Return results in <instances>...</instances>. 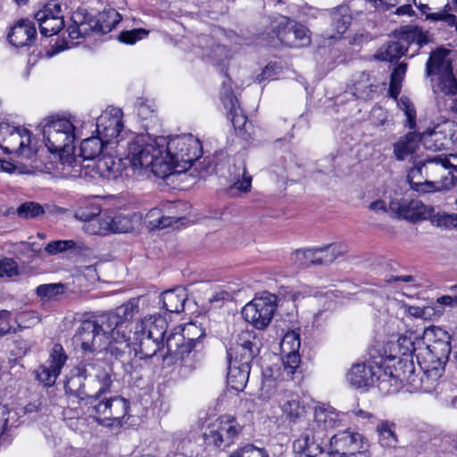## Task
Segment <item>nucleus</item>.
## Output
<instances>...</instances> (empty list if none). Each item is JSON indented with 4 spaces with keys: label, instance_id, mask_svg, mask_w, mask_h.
I'll use <instances>...</instances> for the list:
<instances>
[{
    "label": "nucleus",
    "instance_id": "f257e3e1",
    "mask_svg": "<svg viewBox=\"0 0 457 457\" xmlns=\"http://www.w3.org/2000/svg\"><path fill=\"white\" fill-rule=\"evenodd\" d=\"M423 339L426 346L417 353V361L423 370L421 388L428 392L432 387L424 384L430 379L436 381L442 376L452 351L451 337L446 330L431 327L425 330Z\"/></svg>",
    "mask_w": 457,
    "mask_h": 457
},
{
    "label": "nucleus",
    "instance_id": "f03ea898",
    "mask_svg": "<svg viewBox=\"0 0 457 457\" xmlns=\"http://www.w3.org/2000/svg\"><path fill=\"white\" fill-rule=\"evenodd\" d=\"M43 137L49 152L59 154L62 164L72 169L68 172L71 177L82 178L87 175L89 166L83 169L73 154L75 127L70 120L56 118L48 120L43 126Z\"/></svg>",
    "mask_w": 457,
    "mask_h": 457
},
{
    "label": "nucleus",
    "instance_id": "7ed1b4c3",
    "mask_svg": "<svg viewBox=\"0 0 457 457\" xmlns=\"http://www.w3.org/2000/svg\"><path fill=\"white\" fill-rule=\"evenodd\" d=\"M99 388L94 391L83 405L88 406L89 415L99 424L106 427L120 425L122 419L128 414L129 402L120 396L105 397L112 386L111 371H101L96 375Z\"/></svg>",
    "mask_w": 457,
    "mask_h": 457
},
{
    "label": "nucleus",
    "instance_id": "20e7f679",
    "mask_svg": "<svg viewBox=\"0 0 457 457\" xmlns=\"http://www.w3.org/2000/svg\"><path fill=\"white\" fill-rule=\"evenodd\" d=\"M204 335V331L194 323L183 328H175L167 336V353L163 355V360L170 363L180 361L184 367L195 369V362L201 356L204 347L201 339Z\"/></svg>",
    "mask_w": 457,
    "mask_h": 457
},
{
    "label": "nucleus",
    "instance_id": "39448f33",
    "mask_svg": "<svg viewBox=\"0 0 457 457\" xmlns=\"http://www.w3.org/2000/svg\"><path fill=\"white\" fill-rule=\"evenodd\" d=\"M165 138L138 135L128 145L127 159L135 169H150L158 178L170 175V166L164 158Z\"/></svg>",
    "mask_w": 457,
    "mask_h": 457
},
{
    "label": "nucleus",
    "instance_id": "423d86ee",
    "mask_svg": "<svg viewBox=\"0 0 457 457\" xmlns=\"http://www.w3.org/2000/svg\"><path fill=\"white\" fill-rule=\"evenodd\" d=\"M411 179L421 177L436 189H449L457 185V154H435L417 161L410 170Z\"/></svg>",
    "mask_w": 457,
    "mask_h": 457
},
{
    "label": "nucleus",
    "instance_id": "0eeeda50",
    "mask_svg": "<svg viewBox=\"0 0 457 457\" xmlns=\"http://www.w3.org/2000/svg\"><path fill=\"white\" fill-rule=\"evenodd\" d=\"M267 46H277L278 44L288 47H304L311 44L309 29L291 20L289 17L277 14L269 18V25L260 35Z\"/></svg>",
    "mask_w": 457,
    "mask_h": 457
},
{
    "label": "nucleus",
    "instance_id": "6e6552de",
    "mask_svg": "<svg viewBox=\"0 0 457 457\" xmlns=\"http://www.w3.org/2000/svg\"><path fill=\"white\" fill-rule=\"evenodd\" d=\"M120 20L121 15L113 8L104 9L95 16L87 9L79 8L72 13L67 31L71 39L84 38L92 34L104 35L111 32Z\"/></svg>",
    "mask_w": 457,
    "mask_h": 457
},
{
    "label": "nucleus",
    "instance_id": "1a4fd4ad",
    "mask_svg": "<svg viewBox=\"0 0 457 457\" xmlns=\"http://www.w3.org/2000/svg\"><path fill=\"white\" fill-rule=\"evenodd\" d=\"M202 155L200 141L192 135L177 136L165 140L164 158L170 166V175L189 170Z\"/></svg>",
    "mask_w": 457,
    "mask_h": 457
},
{
    "label": "nucleus",
    "instance_id": "9d476101",
    "mask_svg": "<svg viewBox=\"0 0 457 457\" xmlns=\"http://www.w3.org/2000/svg\"><path fill=\"white\" fill-rule=\"evenodd\" d=\"M448 51L438 48L432 52L426 63V75L431 77L435 94L457 96V79L453 74L452 65L445 59Z\"/></svg>",
    "mask_w": 457,
    "mask_h": 457
},
{
    "label": "nucleus",
    "instance_id": "9b49d317",
    "mask_svg": "<svg viewBox=\"0 0 457 457\" xmlns=\"http://www.w3.org/2000/svg\"><path fill=\"white\" fill-rule=\"evenodd\" d=\"M101 371L111 370H105L98 362L80 363L71 370V376L67 378L64 384L65 394L83 405L87 400L91 399L89 396L95 391L89 384L96 382V375Z\"/></svg>",
    "mask_w": 457,
    "mask_h": 457
},
{
    "label": "nucleus",
    "instance_id": "f8f14e48",
    "mask_svg": "<svg viewBox=\"0 0 457 457\" xmlns=\"http://www.w3.org/2000/svg\"><path fill=\"white\" fill-rule=\"evenodd\" d=\"M138 299L132 298L112 312H108L96 317L93 320L100 332L104 333L106 340L110 337H120L127 328L133 317L139 312Z\"/></svg>",
    "mask_w": 457,
    "mask_h": 457
},
{
    "label": "nucleus",
    "instance_id": "ddd939ff",
    "mask_svg": "<svg viewBox=\"0 0 457 457\" xmlns=\"http://www.w3.org/2000/svg\"><path fill=\"white\" fill-rule=\"evenodd\" d=\"M349 384L356 389L367 390L378 382L380 390L387 383V370L374 361L353 364L346 374Z\"/></svg>",
    "mask_w": 457,
    "mask_h": 457
},
{
    "label": "nucleus",
    "instance_id": "4468645a",
    "mask_svg": "<svg viewBox=\"0 0 457 457\" xmlns=\"http://www.w3.org/2000/svg\"><path fill=\"white\" fill-rule=\"evenodd\" d=\"M31 133L25 128L0 121V148L6 154H14L30 158Z\"/></svg>",
    "mask_w": 457,
    "mask_h": 457
},
{
    "label": "nucleus",
    "instance_id": "2eb2a0df",
    "mask_svg": "<svg viewBox=\"0 0 457 457\" xmlns=\"http://www.w3.org/2000/svg\"><path fill=\"white\" fill-rule=\"evenodd\" d=\"M243 427L235 417L222 416L217 420L209 432L204 434V440L209 445L225 450L235 443Z\"/></svg>",
    "mask_w": 457,
    "mask_h": 457
},
{
    "label": "nucleus",
    "instance_id": "dca6fc26",
    "mask_svg": "<svg viewBox=\"0 0 457 457\" xmlns=\"http://www.w3.org/2000/svg\"><path fill=\"white\" fill-rule=\"evenodd\" d=\"M106 343L104 333L100 332L92 320H83L73 337V344L85 356L102 352Z\"/></svg>",
    "mask_w": 457,
    "mask_h": 457
},
{
    "label": "nucleus",
    "instance_id": "f3484780",
    "mask_svg": "<svg viewBox=\"0 0 457 457\" xmlns=\"http://www.w3.org/2000/svg\"><path fill=\"white\" fill-rule=\"evenodd\" d=\"M275 310L274 295L256 297L244 306L242 316L255 328L263 329L270 323Z\"/></svg>",
    "mask_w": 457,
    "mask_h": 457
},
{
    "label": "nucleus",
    "instance_id": "a211bd4d",
    "mask_svg": "<svg viewBox=\"0 0 457 457\" xmlns=\"http://www.w3.org/2000/svg\"><path fill=\"white\" fill-rule=\"evenodd\" d=\"M420 135L422 144L427 149L433 151L447 149L457 142V123L446 120Z\"/></svg>",
    "mask_w": 457,
    "mask_h": 457
},
{
    "label": "nucleus",
    "instance_id": "6ab92c4d",
    "mask_svg": "<svg viewBox=\"0 0 457 457\" xmlns=\"http://www.w3.org/2000/svg\"><path fill=\"white\" fill-rule=\"evenodd\" d=\"M68 359L62 346L55 344L53 346L49 359L40 365L36 371L37 380L45 386L50 387L55 384L62 367Z\"/></svg>",
    "mask_w": 457,
    "mask_h": 457
},
{
    "label": "nucleus",
    "instance_id": "aec40b11",
    "mask_svg": "<svg viewBox=\"0 0 457 457\" xmlns=\"http://www.w3.org/2000/svg\"><path fill=\"white\" fill-rule=\"evenodd\" d=\"M123 129L122 112L119 108L107 109L96 120V133L108 144L120 137Z\"/></svg>",
    "mask_w": 457,
    "mask_h": 457
},
{
    "label": "nucleus",
    "instance_id": "412c9836",
    "mask_svg": "<svg viewBox=\"0 0 457 457\" xmlns=\"http://www.w3.org/2000/svg\"><path fill=\"white\" fill-rule=\"evenodd\" d=\"M389 211L399 219L417 222L427 219L428 207L418 199H395L389 203Z\"/></svg>",
    "mask_w": 457,
    "mask_h": 457
},
{
    "label": "nucleus",
    "instance_id": "4be33fe9",
    "mask_svg": "<svg viewBox=\"0 0 457 457\" xmlns=\"http://www.w3.org/2000/svg\"><path fill=\"white\" fill-rule=\"evenodd\" d=\"M283 416L290 423L300 421L305 415L306 409L300 395L287 389H280L277 395Z\"/></svg>",
    "mask_w": 457,
    "mask_h": 457
},
{
    "label": "nucleus",
    "instance_id": "5701e85b",
    "mask_svg": "<svg viewBox=\"0 0 457 457\" xmlns=\"http://www.w3.org/2000/svg\"><path fill=\"white\" fill-rule=\"evenodd\" d=\"M362 436L350 430H344L334 435L329 440L331 457H340L361 447Z\"/></svg>",
    "mask_w": 457,
    "mask_h": 457
},
{
    "label": "nucleus",
    "instance_id": "b1692460",
    "mask_svg": "<svg viewBox=\"0 0 457 457\" xmlns=\"http://www.w3.org/2000/svg\"><path fill=\"white\" fill-rule=\"evenodd\" d=\"M37 38L34 21L29 19H20L11 28L7 40L15 47L30 46Z\"/></svg>",
    "mask_w": 457,
    "mask_h": 457
},
{
    "label": "nucleus",
    "instance_id": "393cba45",
    "mask_svg": "<svg viewBox=\"0 0 457 457\" xmlns=\"http://www.w3.org/2000/svg\"><path fill=\"white\" fill-rule=\"evenodd\" d=\"M168 323L162 316H149L137 321L134 327L135 335H148V337L163 342L167 332Z\"/></svg>",
    "mask_w": 457,
    "mask_h": 457
},
{
    "label": "nucleus",
    "instance_id": "a878e982",
    "mask_svg": "<svg viewBox=\"0 0 457 457\" xmlns=\"http://www.w3.org/2000/svg\"><path fill=\"white\" fill-rule=\"evenodd\" d=\"M331 32L327 31L328 38H340L352 22V13L347 5H338L329 11Z\"/></svg>",
    "mask_w": 457,
    "mask_h": 457
},
{
    "label": "nucleus",
    "instance_id": "bb28decb",
    "mask_svg": "<svg viewBox=\"0 0 457 457\" xmlns=\"http://www.w3.org/2000/svg\"><path fill=\"white\" fill-rule=\"evenodd\" d=\"M131 330L127 335L122 332L120 337H110L103 350L114 360L124 362L130 354V344H132Z\"/></svg>",
    "mask_w": 457,
    "mask_h": 457
},
{
    "label": "nucleus",
    "instance_id": "cd10ccee",
    "mask_svg": "<svg viewBox=\"0 0 457 457\" xmlns=\"http://www.w3.org/2000/svg\"><path fill=\"white\" fill-rule=\"evenodd\" d=\"M186 300V289L182 287H177L162 293L159 303L167 312L179 313L184 311Z\"/></svg>",
    "mask_w": 457,
    "mask_h": 457
},
{
    "label": "nucleus",
    "instance_id": "c85d7f7f",
    "mask_svg": "<svg viewBox=\"0 0 457 457\" xmlns=\"http://www.w3.org/2000/svg\"><path fill=\"white\" fill-rule=\"evenodd\" d=\"M96 221L99 223V229L94 230L93 233H127L133 228L130 219L121 214L114 217L105 216L97 219Z\"/></svg>",
    "mask_w": 457,
    "mask_h": 457
},
{
    "label": "nucleus",
    "instance_id": "c756f323",
    "mask_svg": "<svg viewBox=\"0 0 457 457\" xmlns=\"http://www.w3.org/2000/svg\"><path fill=\"white\" fill-rule=\"evenodd\" d=\"M384 370H387V383L395 381V383L406 382L412 384L415 381L413 378L415 367L412 359L401 358L396 365L394 366V371L389 367Z\"/></svg>",
    "mask_w": 457,
    "mask_h": 457
},
{
    "label": "nucleus",
    "instance_id": "7c9ffc66",
    "mask_svg": "<svg viewBox=\"0 0 457 457\" xmlns=\"http://www.w3.org/2000/svg\"><path fill=\"white\" fill-rule=\"evenodd\" d=\"M396 37L403 44H406L407 50L413 43L417 44L419 48H420L430 42L428 31L423 30L422 28L417 25H406L401 27L397 31Z\"/></svg>",
    "mask_w": 457,
    "mask_h": 457
},
{
    "label": "nucleus",
    "instance_id": "2f4dec72",
    "mask_svg": "<svg viewBox=\"0 0 457 457\" xmlns=\"http://www.w3.org/2000/svg\"><path fill=\"white\" fill-rule=\"evenodd\" d=\"M420 142H422L421 135L415 131L409 132L404 137H401L394 144V154L396 160L403 161L411 156Z\"/></svg>",
    "mask_w": 457,
    "mask_h": 457
},
{
    "label": "nucleus",
    "instance_id": "473e14b6",
    "mask_svg": "<svg viewBox=\"0 0 457 457\" xmlns=\"http://www.w3.org/2000/svg\"><path fill=\"white\" fill-rule=\"evenodd\" d=\"M132 344L137 345L138 349H135V354L139 355V359L145 360L154 357L157 352L163 346V342L155 340L148 337V335H135V331L131 336Z\"/></svg>",
    "mask_w": 457,
    "mask_h": 457
},
{
    "label": "nucleus",
    "instance_id": "72a5a7b5",
    "mask_svg": "<svg viewBox=\"0 0 457 457\" xmlns=\"http://www.w3.org/2000/svg\"><path fill=\"white\" fill-rule=\"evenodd\" d=\"M251 364L228 362V383L236 391H243L250 375Z\"/></svg>",
    "mask_w": 457,
    "mask_h": 457
},
{
    "label": "nucleus",
    "instance_id": "f704fd0d",
    "mask_svg": "<svg viewBox=\"0 0 457 457\" xmlns=\"http://www.w3.org/2000/svg\"><path fill=\"white\" fill-rule=\"evenodd\" d=\"M353 87V94L356 97L370 100L374 98L375 95L378 94L379 85L371 80L368 72L362 71L359 74L358 79L354 80Z\"/></svg>",
    "mask_w": 457,
    "mask_h": 457
},
{
    "label": "nucleus",
    "instance_id": "c9c22d12",
    "mask_svg": "<svg viewBox=\"0 0 457 457\" xmlns=\"http://www.w3.org/2000/svg\"><path fill=\"white\" fill-rule=\"evenodd\" d=\"M317 266L329 265L338 257L346 252L345 245L340 243H333L322 247L313 248Z\"/></svg>",
    "mask_w": 457,
    "mask_h": 457
},
{
    "label": "nucleus",
    "instance_id": "e433bc0d",
    "mask_svg": "<svg viewBox=\"0 0 457 457\" xmlns=\"http://www.w3.org/2000/svg\"><path fill=\"white\" fill-rule=\"evenodd\" d=\"M106 145H108V143L104 141L99 135L84 139L80 144L79 154L76 156L79 161V163L81 165L80 158L82 161L95 160L100 155L104 146Z\"/></svg>",
    "mask_w": 457,
    "mask_h": 457
},
{
    "label": "nucleus",
    "instance_id": "4c0bfd02",
    "mask_svg": "<svg viewBox=\"0 0 457 457\" xmlns=\"http://www.w3.org/2000/svg\"><path fill=\"white\" fill-rule=\"evenodd\" d=\"M435 390L443 405L457 409V379L443 380L435 386Z\"/></svg>",
    "mask_w": 457,
    "mask_h": 457
},
{
    "label": "nucleus",
    "instance_id": "58836bf2",
    "mask_svg": "<svg viewBox=\"0 0 457 457\" xmlns=\"http://www.w3.org/2000/svg\"><path fill=\"white\" fill-rule=\"evenodd\" d=\"M407 51L406 44H403L396 37L395 39L388 41L380 47L378 53V58L392 62L400 59Z\"/></svg>",
    "mask_w": 457,
    "mask_h": 457
},
{
    "label": "nucleus",
    "instance_id": "ea45409f",
    "mask_svg": "<svg viewBox=\"0 0 457 457\" xmlns=\"http://www.w3.org/2000/svg\"><path fill=\"white\" fill-rule=\"evenodd\" d=\"M396 425L388 420H381L376 431L378 434L379 444L384 447L395 448L398 444V437L395 433Z\"/></svg>",
    "mask_w": 457,
    "mask_h": 457
},
{
    "label": "nucleus",
    "instance_id": "a19ab883",
    "mask_svg": "<svg viewBox=\"0 0 457 457\" xmlns=\"http://www.w3.org/2000/svg\"><path fill=\"white\" fill-rule=\"evenodd\" d=\"M46 14L44 12H37L35 19L39 24L40 33L44 37H51L57 34L64 27L63 16H56L55 18L46 19Z\"/></svg>",
    "mask_w": 457,
    "mask_h": 457
},
{
    "label": "nucleus",
    "instance_id": "79ce46f5",
    "mask_svg": "<svg viewBox=\"0 0 457 457\" xmlns=\"http://www.w3.org/2000/svg\"><path fill=\"white\" fill-rule=\"evenodd\" d=\"M424 344L425 343L422 340L412 333L410 335H403L399 337L397 340L399 353L403 356V358H412L413 356L417 358V353L420 349H422L420 345Z\"/></svg>",
    "mask_w": 457,
    "mask_h": 457
},
{
    "label": "nucleus",
    "instance_id": "37998d69",
    "mask_svg": "<svg viewBox=\"0 0 457 457\" xmlns=\"http://www.w3.org/2000/svg\"><path fill=\"white\" fill-rule=\"evenodd\" d=\"M258 352L259 351H256V349H248L230 345L229 348L227 350L228 360V362L231 363L237 362V364H251Z\"/></svg>",
    "mask_w": 457,
    "mask_h": 457
},
{
    "label": "nucleus",
    "instance_id": "c03bdc74",
    "mask_svg": "<svg viewBox=\"0 0 457 457\" xmlns=\"http://www.w3.org/2000/svg\"><path fill=\"white\" fill-rule=\"evenodd\" d=\"M313 248H303L294 251L289 257L290 262L298 269L317 266Z\"/></svg>",
    "mask_w": 457,
    "mask_h": 457
},
{
    "label": "nucleus",
    "instance_id": "a18cd8bd",
    "mask_svg": "<svg viewBox=\"0 0 457 457\" xmlns=\"http://www.w3.org/2000/svg\"><path fill=\"white\" fill-rule=\"evenodd\" d=\"M408 64L405 62H400L393 70L390 76L388 94L393 98H397L402 89V83L404 79Z\"/></svg>",
    "mask_w": 457,
    "mask_h": 457
},
{
    "label": "nucleus",
    "instance_id": "49530a36",
    "mask_svg": "<svg viewBox=\"0 0 457 457\" xmlns=\"http://www.w3.org/2000/svg\"><path fill=\"white\" fill-rule=\"evenodd\" d=\"M19 413L11 410L5 404H0V436L8 428L17 427L19 425Z\"/></svg>",
    "mask_w": 457,
    "mask_h": 457
},
{
    "label": "nucleus",
    "instance_id": "de8ad7c7",
    "mask_svg": "<svg viewBox=\"0 0 457 457\" xmlns=\"http://www.w3.org/2000/svg\"><path fill=\"white\" fill-rule=\"evenodd\" d=\"M300 346V335L295 330H291L286 333L280 342L282 353L299 352Z\"/></svg>",
    "mask_w": 457,
    "mask_h": 457
},
{
    "label": "nucleus",
    "instance_id": "09e8293b",
    "mask_svg": "<svg viewBox=\"0 0 457 457\" xmlns=\"http://www.w3.org/2000/svg\"><path fill=\"white\" fill-rule=\"evenodd\" d=\"M228 118L231 120L236 130L248 132L247 118L242 113L238 104L228 109Z\"/></svg>",
    "mask_w": 457,
    "mask_h": 457
},
{
    "label": "nucleus",
    "instance_id": "8fccbe9b",
    "mask_svg": "<svg viewBox=\"0 0 457 457\" xmlns=\"http://www.w3.org/2000/svg\"><path fill=\"white\" fill-rule=\"evenodd\" d=\"M232 345H238L248 349H256L259 351L258 340L253 331L243 330L238 333L235 341L231 343Z\"/></svg>",
    "mask_w": 457,
    "mask_h": 457
},
{
    "label": "nucleus",
    "instance_id": "3c124183",
    "mask_svg": "<svg viewBox=\"0 0 457 457\" xmlns=\"http://www.w3.org/2000/svg\"><path fill=\"white\" fill-rule=\"evenodd\" d=\"M430 217L431 223L436 227L451 229L453 228L457 227V214H448V213H436L434 215H428Z\"/></svg>",
    "mask_w": 457,
    "mask_h": 457
},
{
    "label": "nucleus",
    "instance_id": "603ef678",
    "mask_svg": "<svg viewBox=\"0 0 457 457\" xmlns=\"http://www.w3.org/2000/svg\"><path fill=\"white\" fill-rule=\"evenodd\" d=\"M43 207L35 202H26L21 204L17 209V214L23 219H33L44 214Z\"/></svg>",
    "mask_w": 457,
    "mask_h": 457
},
{
    "label": "nucleus",
    "instance_id": "864d4df0",
    "mask_svg": "<svg viewBox=\"0 0 457 457\" xmlns=\"http://www.w3.org/2000/svg\"><path fill=\"white\" fill-rule=\"evenodd\" d=\"M226 79L222 82V87L220 92V98L223 103L224 107L228 110L230 107L236 106L238 104V101L237 97L234 96L230 82V78L225 74Z\"/></svg>",
    "mask_w": 457,
    "mask_h": 457
},
{
    "label": "nucleus",
    "instance_id": "5fc2aeb1",
    "mask_svg": "<svg viewBox=\"0 0 457 457\" xmlns=\"http://www.w3.org/2000/svg\"><path fill=\"white\" fill-rule=\"evenodd\" d=\"M315 435L312 431L309 430L303 433L293 443L294 452L303 457L307 452V447H311L312 441L315 439Z\"/></svg>",
    "mask_w": 457,
    "mask_h": 457
},
{
    "label": "nucleus",
    "instance_id": "6e6d98bb",
    "mask_svg": "<svg viewBox=\"0 0 457 457\" xmlns=\"http://www.w3.org/2000/svg\"><path fill=\"white\" fill-rule=\"evenodd\" d=\"M427 20L439 21L443 26L454 28V30L457 33V17L453 13L447 12L445 10L428 14Z\"/></svg>",
    "mask_w": 457,
    "mask_h": 457
},
{
    "label": "nucleus",
    "instance_id": "4d7b16f0",
    "mask_svg": "<svg viewBox=\"0 0 457 457\" xmlns=\"http://www.w3.org/2000/svg\"><path fill=\"white\" fill-rule=\"evenodd\" d=\"M279 385L276 381V379L272 378H265L262 380L261 392H260V397L262 400H270L273 396L277 398L278 394L280 391Z\"/></svg>",
    "mask_w": 457,
    "mask_h": 457
},
{
    "label": "nucleus",
    "instance_id": "13d9d810",
    "mask_svg": "<svg viewBox=\"0 0 457 457\" xmlns=\"http://www.w3.org/2000/svg\"><path fill=\"white\" fill-rule=\"evenodd\" d=\"M406 117L405 127L411 129L416 127V110L413 104L407 98L402 97L399 104Z\"/></svg>",
    "mask_w": 457,
    "mask_h": 457
},
{
    "label": "nucleus",
    "instance_id": "bf43d9fd",
    "mask_svg": "<svg viewBox=\"0 0 457 457\" xmlns=\"http://www.w3.org/2000/svg\"><path fill=\"white\" fill-rule=\"evenodd\" d=\"M149 31L145 29H134L131 30L121 31L118 37L120 42L133 45L137 41L145 37Z\"/></svg>",
    "mask_w": 457,
    "mask_h": 457
},
{
    "label": "nucleus",
    "instance_id": "052dcab7",
    "mask_svg": "<svg viewBox=\"0 0 457 457\" xmlns=\"http://www.w3.org/2000/svg\"><path fill=\"white\" fill-rule=\"evenodd\" d=\"M76 245L77 244L73 240H54L49 242L46 245L45 251L48 254L55 255L64 251L73 249L76 247Z\"/></svg>",
    "mask_w": 457,
    "mask_h": 457
},
{
    "label": "nucleus",
    "instance_id": "680f3d73",
    "mask_svg": "<svg viewBox=\"0 0 457 457\" xmlns=\"http://www.w3.org/2000/svg\"><path fill=\"white\" fill-rule=\"evenodd\" d=\"M147 218L149 220V224L153 228H164L170 227L174 222L173 217L169 216H160V210L153 209L147 213Z\"/></svg>",
    "mask_w": 457,
    "mask_h": 457
},
{
    "label": "nucleus",
    "instance_id": "e2e57ef3",
    "mask_svg": "<svg viewBox=\"0 0 457 457\" xmlns=\"http://www.w3.org/2000/svg\"><path fill=\"white\" fill-rule=\"evenodd\" d=\"M230 457H269V454L262 448H258L253 445H246L235 451Z\"/></svg>",
    "mask_w": 457,
    "mask_h": 457
},
{
    "label": "nucleus",
    "instance_id": "0e129e2a",
    "mask_svg": "<svg viewBox=\"0 0 457 457\" xmlns=\"http://www.w3.org/2000/svg\"><path fill=\"white\" fill-rule=\"evenodd\" d=\"M19 274L17 262L11 258H0V278H11Z\"/></svg>",
    "mask_w": 457,
    "mask_h": 457
},
{
    "label": "nucleus",
    "instance_id": "69168bd1",
    "mask_svg": "<svg viewBox=\"0 0 457 457\" xmlns=\"http://www.w3.org/2000/svg\"><path fill=\"white\" fill-rule=\"evenodd\" d=\"M101 208L95 204L88 209L87 207H80L75 212V217L83 221H95L96 218L100 214Z\"/></svg>",
    "mask_w": 457,
    "mask_h": 457
},
{
    "label": "nucleus",
    "instance_id": "338daca9",
    "mask_svg": "<svg viewBox=\"0 0 457 457\" xmlns=\"http://www.w3.org/2000/svg\"><path fill=\"white\" fill-rule=\"evenodd\" d=\"M64 286L61 283L58 284H46L40 285L37 288V294L41 297H54L63 293Z\"/></svg>",
    "mask_w": 457,
    "mask_h": 457
},
{
    "label": "nucleus",
    "instance_id": "774afa93",
    "mask_svg": "<svg viewBox=\"0 0 457 457\" xmlns=\"http://www.w3.org/2000/svg\"><path fill=\"white\" fill-rule=\"evenodd\" d=\"M283 355L284 370L288 375H293L300 365L301 359L299 353L294 352L290 353H283Z\"/></svg>",
    "mask_w": 457,
    "mask_h": 457
}]
</instances>
